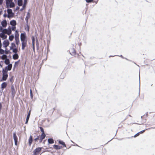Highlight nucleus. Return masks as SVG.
<instances>
[{
  "label": "nucleus",
  "instance_id": "obj_1",
  "mask_svg": "<svg viewBox=\"0 0 155 155\" xmlns=\"http://www.w3.org/2000/svg\"><path fill=\"white\" fill-rule=\"evenodd\" d=\"M7 12L8 13V15L7 16V17L9 18H10L13 17L14 13L12 12V10L11 8H8L7 9Z\"/></svg>",
  "mask_w": 155,
  "mask_h": 155
},
{
  "label": "nucleus",
  "instance_id": "obj_2",
  "mask_svg": "<svg viewBox=\"0 0 155 155\" xmlns=\"http://www.w3.org/2000/svg\"><path fill=\"white\" fill-rule=\"evenodd\" d=\"M21 41H27V37L25 32L21 33L20 35Z\"/></svg>",
  "mask_w": 155,
  "mask_h": 155
},
{
  "label": "nucleus",
  "instance_id": "obj_3",
  "mask_svg": "<svg viewBox=\"0 0 155 155\" xmlns=\"http://www.w3.org/2000/svg\"><path fill=\"white\" fill-rule=\"evenodd\" d=\"M11 94L13 98L15 96L16 94V91L14 86L13 84L12 85L11 87Z\"/></svg>",
  "mask_w": 155,
  "mask_h": 155
},
{
  "label": "nucleus",
  "instance_id": "obj_4",
  "mask_svg": "<svg viewBox=\"0 0 155 155\" xmlns=\"http://www.w3.org/2000/svg\"><path fill=\"white\" fill-rule=\"evenodd\" d=\"M9 44V42L7 39L4 40L2 43L3 47L5 48L8 46Z\"/></svg>",
  "mask_w": 155,
  "mask_h": 155
},
{
  "label": "nucleus",
  "instance_id": "obj_5",
  "mask_svg": "<svg viewBox=\"0 0 155 155\" xmlns=\"http://www.w3.org/2000/svg\"><path fill=\"white\" fill-rule=\"evenodd\" d=\"M21 42V49L22 50H24L25 49V48L26 47L27 45V41H22Z\"/></svg>",
  "mask_w": 155,
  "mask_h": 155
},
{
  "label": "nucleus",
  "instance_id": "obj_6",
  "mask_svg": "<svg viewBox=\"0 0 155 155\" xmlns=\"http://www.w3.org/2000/svg\"><path fill=\"white\" fill-rule=\"evenodd\" d=\"M8 75V74H2V77L0 81H5L7 79Z\"/></svg>",
  "mask_w": 155,
  "mask_h": 155
},
{
  "label": "nucleus",
  "instance_id": "obj_7",
  "mask_svg": "<svg viewBox=\"0 0 155 155\" xmlns=\"http://www.w3.org/2000/svg\"><path fill=\"white\" fill-rule=\"evenodd\" d=\"M2 26L4 28H5L7 26V23L5 19L3 20L1 22Z\"/></svg>",
  "mask_w": 155,
  "mask_h": 155
},
{
  "label": "nucleus",
  "instance_id": "obj_8",
  "mask_svg": "<svg viewBox=\"0 0 155 155\" xmlns=\"http://www.w3.org/2000/svg\"><path fill=\"white\" fill-rule=\"evenodd\" d=\"M41 150V147H38L35 149L33 151V153L39 154Z\"/></svg>",
  "mask_w": 155,
  "mask_h": 155
},
{
  "label": "nucleus",
  "instance_id": "obj_9",
  "mask_svg": "<svg viewBox=\"0 0 155 155\" xmlns=\"http://www.w3.org/2000/svg\"><path fill=\"white\" fill-rule=\"evenodd\" d=\"M31 110H30L28 112V114L27 116V117L26 118V120L25 122V124H27L28 123V121L29 120V119L30 117V115L31 114Z\"/></svg>",
  "mask_w": 155,
  "mask_h": 155
},
{
  "label": "nucleus",
  "instance_id": "obj_10",
  "mask_svg": "<svg viewBox=\"0 0 155 155\" xmlns=\"http://www.w3.org/2000/svg\"><path fill=\"white\" fill-rule=\"evenodd\" d=\"M70 53L72 56H74L76 54V51L74 48H72L71 49Z\"/></svg>",
  "mask_w": 155,
  "mask_h": 155
},
{
  "label": "nucleus",
  "instance_id": "obj_11",
  "mask_svg": "<svg viewBox=\"0 0 155 155\" xmlns=\"http://www.w3.org/2000/svg\"><path fill=\"white\" fill-rule=\"evenodd\" d=\"M30 17V14L29 12H28L27 14V16L25 18L26 23H28V20Z\"/></svg>",
  "mask_w": 155,
  "mask_h": 155
},
{
  "label": "nucleus",
  "instance_id": "obj_12",
  "mask_svg": "<svg viewBox=\"0 0 155 155\" xmlns=\"http://www.w3.org/2000/svg\"><path fill=\"white\" fill-rule=\"evenodd\" d=\"M7 86V83L6 82H3L1 86V88L2 90L4 89Z\"/></svg>",
  "mask_w": 155,
  "mask_h": 155
},
{
  "label": "nucleus",
  "instance_id": "obj_13",
  "mask_svg": "<svg viewBox=\"0 0 155 155\" xmlns=\"http://www.w3.org/2000/svg\"><path fill=\"white\" fill-rule=\"evenodd\" d=\"M53 148L57 150H59L63 148L62 146H60L57 145H54L53 146Z\"/></svg>",
  "mask_w": 155,
  "mask_h": 155
},
{
  "label": "nucleus",
  "instance_id": "obj_14",
  "mask_svg": "<svg viewBox=\"0 0 155 155\" xmlns=\"http://www.w3.org/2000/svg\"><path fill=\"white\" fill-rule=\"evenodd\" d=\"M12 29L10 26H9L8 28V30L7 32H6V34L9 35L12 33Z\"/></svg>",
  "mask_w": 155,
  "mask_h": 155
},
{
  "label": "nucleus",
  "instance_id": "obj_15",
  "mask_svg": "<svg viewBox=\"0 0 155 155\" xmlns=\"http://www.w3.org/2000/svg\"><path fill=\"white\" fill-rule=\"evenodd\" d=\"M5 34H6L5 31L3 32V33L2 35H1V38H2V40L5 39L7 38V36L6 35H5Z\"/></svg>",
  "mask_w": 155,
  "mask_h": 155
},
{
  "label": "nucleus",
  "instance_id": "obj_16",
  "mask_svg": "<svg viewBox=\"0 0 155 155\" xmlns=\"http://www.w3.org/2000/svg\"><path fill=\"white\" fill-rule=\"evenodd\" d=\"M10 24L12 26L16 25H17L16 21L14 20H12L10 22Z\"/></svg>",
  "mask_w": 155,
  "mask_h": 155
},
{
  "label": "nucleus",
  "instance_id": "obj_17",
  "mask_svg": "<svg viewBox=\"0 0 155 155\" xmlns=\"http://www.w3.org/2000/svg\"><path fill=\"white\" fill-rule=\"evenodd\" d=\"M27 0H24V5L22 6V8L20 9V11H22L23 9H25Z\"/></svg>",
  "mask_w": 155,
  "mask_h": 155
},
{
  "label": "nucleus",
  "instance_id": "obj_18",
  "mask_svg": "<svg viewBox=\"0 0 155 155\" xmlns=\"http://www.w3.org/2000/svg\"><path fill=\"white\" fill-rule=\"evenodd\" d=\"M58 143L59 144L62 145L64 147H66V145L65 144V143L64 142L63 140H58Z\"/></svg>",
  "mask_w": 155,
  "mask_h": 155
},
{
  "label": "nucleus",
  "instance_id": "obj_19",
  "mask_svg": "<svg viewBox=\"0 0 155 155\" xmlns=\"http://www.w3.org/2000/svg\"><path fill=\"white\" fill-rule=\"evenodd\" d=\"M12 64H10L7 66H6L5 68H7L9 71H11L12 69Z\"/></svg>",
  "mask_w": 155,
  "mask_h": 155
},
{
  "label": "nucleus",
  "instance_id": "obj_20",
  "mask_svg": "<svg viewBox=\"0 0 155 155\" xmlns=\"http://www.w3.org/2000/svg\"><path fill=\"white\" fill-rule=\"evenodd\" d=\"M33 140V139L32 138V136L30 135L29 139H28V145L29 146H30L32 144V141Z\"/></svg>",
  "mask_w": 155,
  "mask_h": 155
},
{
  "label": "nucleus",
  "instance_id": "obj_21",
  "mask_svg": "<svg viewBox=\"0 0 155 155\" xmlns=\"http://www.w3.org/2000/svg\"><path fill=\"white\" fill-rule=\"evenodd\" d=\"M12 58L14 60H16L18 59L19 56L17 53H15L13 55Z\"/></svg>",
  "mask_w": 155,
  "mask_h": 155
},
{
  "label": "nucleus",
  "instance_id": "obj_22",
  "mask_svg": "<svg viewBox=\"0 0 155 155\" xmlns=\"http://www.w3.org/2000/svg\"><path fill=\"white\" fill-rule=\"evenodd\" d=\"M19 34L18 33V31L17 30H16L15 31V38H19Z\"/></svg>",
  "mask_w": 155,
  "mask_h": 155
},
{
  "label": "nucleus",
  "instance_id": "obj_23",
  "mask_svg": "<svg viewBox=\"0 0 155 155\" xmlns=\"http://www.w3.org/2000/svg\"><path fill=\"white\" fill-rule=\"evenodd\" d=\"M10 49L12 50V52L13 53L15 54V53H17L18 52V49L16 48H12V47H10Z\"/></svg>",
  "mask_w": 155,
  "mask_h": 155
},
{
  "label": "nucleus",
  "instance_id": "obj_24",
  "mask_svg": "<svg viewBox=\"0 0 155 155\" xmlns=\"http://www.w3.org/2000/svg\"><path fill=\"white\" fill-rule=\"evenodd\" d=\"M13 138L14 141L18 140V138L17 137L16 132H15L13 133Z\"/></svg>",
  "mask_w": 155,
  "mask_h": 155
},
{
  "label": "nucleus",
  "instance_id": "obj_25",
  "mask_svg": "<svg viewBox=\"0 0 155 155\" xmlns=\"http://www.w3.org/2000/svg\"><path fill=\"white\" fill-rule=\"evenodd\" d=\"M4 62L5 63V64L6 65H8V64H10V60L8 58H6L5 59Z\"/></svg>",
  "mask_w": 155,
  "mask_h": 155
},
{
  "label": "nucleus",
  "instance_id": "obj_26",
  "mask_svg": "<svg viewBox=\"0 0 155 155\" xmlns=\"http://www.w3.org/2000/svg\"><path fill=\"white\" fill-rule=\"evenodd\" d=\"M15 6V4L14 2L12 1L8 5V8H13Z\"/></svg>",
  "mask_w": 155,
  "mask_h": 155
},
{
  "label": "nucleus",
  "instance_id": "obj_27",
  "mask_svg": "<svg viewBox=\"0 0 155 155\" xmlns=\"http://www.w3.org/2000/svg\"><path fill=\"white\" fill-rule=\"evenodd\" d=\"M48 144H53L54 143V140L52 138H49L48 139Z\"/></svg>",
  "mask_w": 155,
  "mask_h": 155
},
{
  "label": "nucleus",
  "instance_id": "obj_28",
  "mask_svg": "<svg viewBox=\"0 0 155 155\" xmlns=\"http://www.w3.org/2000/svg\"><path fill=\"white\" fill-rule=\"evenodd\" d=\"M18 0V5L19 6H21L23 4V0Z\"/></svg>",
  "mask_w": 155,
  "mask_h": 155
},
{
  "label": "nucleus",
  "instance_id": "obj_29",
  "mask_svg": "<svg viewBox=\"0 0 155 155\" xmlns=\"http://www.w3.org/2000/svg\"><path fill=\"white\" fill-rule=\"evenodd\" d=\"M8 70L7 68H5H5H3L2 70V74H8Z\"/></svg>",
  "mask_w": 155,
  "mask_h": 155
},
{
  "label": "nucleus",
  "instance_id": "obj_30",
  "mask_svg": "<svg viewBox=\"0 0 155 155\" xmlns=\"http://www.w3.org/2000/svg\"><path fill=\"white\" fill-rule=\"evenodd\" d=\"M12 1V0H5V3L7 8H8V5Z\"/></svg>",
  "mask_w": 155,
  "mask_h": 155
},
{
  "label": "nucleus",
  "instance_id": "obj_31",
  "mask_svg": "<svg viewBox=\"0 0 155 155\" xmlns=\"http://www.w3.org/2000/svg\"><path fill=\"white\" fill-rule=\"evenodd\" d=\"M31 38L32 41V46H34V45H35V39L33 36H31Z\"/></svg>",
  "mask_w": 155,
  "mask_h": 155
},
{
  "label": "nucleus",
  "instance_id": "obj_32",
  "mask_svg": "<svg viewBox=\"0 0 155 155\" xmlns=\"http://www.w3.org/2000/svg\"><path fill=\"white\" fill-rule=\"evenodd\" d=\"M14 38V36L13 35H12L9 36V40L10 41H12L13 40Z\"/></svg>",
  "mask_w": 155,
  "mask_h": 155
},
{
  "label": "nucleus",
  "instance_id": "obj_33",
  "mask_svg": "<svg viewBox=\"0 0 155 155\" xmlns=\"http://www.w3.org/2000/svg\"><path fill=\"white\" fill-rule=\"evenodd\" d=\"M20 61V60H19L15 62V64L14 65V67H16L18 66L19 63Z\"/></svg>",
  "mask_w": 155,
  "mask_h": 155
},
{
  "label": "nucleus",
  "instance_id": "obj_34",
  "mask_svg": "<svg viewBox=\"0 0 155 155\" xmlns=\"http://www.w3.org/2000/svg\"><path fill=\"white\" fill-rule=\"evenodd\" d=\"M16 44L18 45L20 43V41L19 38H15Z\"/></svg>",
  "mask_w": 155,
  "mask_h": 155
},
{
  "label": "nucleus",
  "instance_id": "obj_35",
  "mask_svg": "<svg viewBox=\"0 0 155 155\" xmlns=\"http://www.w3.org/2000/svg\"><path fill=\"white\" fill-rule=\"evenodd\" d=\"M4 52L5 53V54H9L10 53V51L9 50H7L6 48L4 50Z\"/></svg>",
  "mask_w": 155,
  "mask_h": 155
},
{
  "label": "nucleus",
  "instance_id": "obj_36",
  "mask_svg": "<svg viewBox=\"0 0 155 155\" xmlns=\"http://www.w3.org/2000/svg\"><path fill=\"white\" fill-rule=\"evenodd\" d=\"M26 27L25 28V29L26 30L27 29V31H29V29H30V26L29 25H28V23H26Z\"/></svg>",
  "mask_w": 155,
  "mask_h": 155
},
{
  "label": "nucleus",
  "instance_id": "obj_37",
  "mask_svg": "<svg viewBox=\"0 0 155 155\" xmlns=\"http://www.w3.org/2000/svg\"><path fill=\"white\" fill-rule=\"evenodd\" d=\"M36 46L37 49L38 50L39 46V44L38 42V41L37 39H36Z\"/></svg>",
  "mask_w": 155,
  "mask_h": 155
},
{
  "label": "nucleus",
  "instance_id": "obj_38",
  "mask_svg": "<svg viewBox=\"0 0 155 155\" xmlns=\"http://www.w3.org/2000/svg\"><path fill=\"white\" fill-rule=\"evenodd\" d=\"M46 137V135L45 133H42L40 137L43 139L45 138Z\"/></svg>",
  "mask_w": 155,
  "mask_h": 155
},
{
  "label": "nucleus",
  "instance_id": "obj_39",
  "mask_svg": "<svg viewBox=\"0 0 155 155\" xmlns=\"http://www.w3.org/2000/svg\"><path fill=\"white\" fill-rule=\"evenodd\" d=\"M11 46L10 47H12V48H16V45L15 43L14 42H12L11 44Z\"/></svg>",
  "mask_w": 155,
  "mask_h": 155
},
{
  "label": "nucleus",
  "instance_id": "obj_40",
  "mask_svg": "<svg viewBox=\"0 0 155 155\" xmlns=\"http://www.w3.org/2000/svg\"><path fill=\"white\" fill-rule=\"evenodd\" d=\"M12 29V30L13 31H15V30L16 29V25L12 26V28H11Z\"/></svg>",
  "mask_w": 155,
  "mask_h": 155
},
{
  "label": "nucleus",
  "instance_id": "obj_41",
  "mask_svg": "<svg viewBox=\"0 0 155 155\" xmlns=\"http://www.w3.org/2000/svg\"><path fill=\"white\" fill-rule=\"evenodd\" d=\"M4 52V50L2 48H0V54H3Z\"/></svg>",
  "mask_w": 155,
  "mask_h": 155
},
{
  "label": "nucleus",
  "instance_id": "obj_42",
  "mask_svg": "<svg viewBox=\"0 0 155 155\" xmlns=\"http://www.w3.org/2000/svg\"><path fill=\"white\" fill-rule=\"evenodd\" d=\"M39 128L40 129V131L42 132V133H45V132H44V129H43V128L42 127H39Z\"/></svg>",
  "mask_w": 155,
  "mask_h": 155
},
{
  "label": "nucleus",
  "instance_id": "obj_43",
  "mask_svg": "<svg viewBox=\"0 0 155 155\" xmlns=\"http://www.w3.org/2000/svg\"><path fill=\"white\" fill-rule=\"evenodd\" d=\"M30 94L31 98V99H32L33 98V94L32 91L31 90V89H30Z\"/></svg>",
  "mask_w": 155,
  "mask_h": 155
},
{
  "label": "nucleus",
  "instance_id": "obj_44",
  "mask_svg": "<svg viewBox=\"0 0 155 155\" xmlns=\"http://www.w3.org/2000/svg\"><path fill=\"white\" fill-rule=\"evenodd\" d=\"M139 94L138 96L140 95V73H139Z\"/></svg>",
  "mask_w": 155,
  "mask_h": 155
},
{
  "label": "nucleus",
  "instance_id": "obj_45",
  "mask_svg": "<svg viewBox=\"0 0 155 155\" xmlns=\"http://www.w3.org/2000/svg\"><path fill=\"white\" fill-rule=\"evenodd\" d=\"M148 130V129L143 130L139 132V133L140 134H142L146 130Z\"/></svg>",
  "mask_w": 155,
  "mask_h": 155
},
{
  "label": "nucleus",
  "instance_id": "obj_46",
  "mask_svg": "<svg viewBox=\"0 0 155 155\" xmlns=\"http://www.w3.org/2000/svg\"><path fill=\"white\" fill-rule=\"evenodd\" d=\"M87 3H91L93 2V0H85Z\"/></svg>",
  "mask_w": 155,
  "mask_h": 155
},
{
  "label": "nucleus",
  "instance_id": "obj_47",
  "mask_svg": "<svg viewBox=\"0 0 155 155\" xmlns=\"http://www.w3.org/2000/svg\"><path fill=\"white\" fill-rule=\"evenodd\" d=\"M5 56L6 57V55L5 54H3L1 56V58L2 60H4V56Z\"/></svg>",
  "mask_w": 155,
  "mask_h": 155
},
{
  "label": "nucleus",
  "instance_id": "obj_48",
  "mask_svg": "<svg viewBox=\"0 0 155 155\" xmlns=\"http://www.w3.org/2000/svg\"><path fill=\"white\" fill-rule=\"evenodd\" d=\"M2 26H0V32H5V31H3V29L2 28Z\"/></svg>",
  "mask_w": 155,
  "mask_h": 155
},
{
  "label": "nucleus",
  "instance_id": "obj_49",
  "mask_svg": "<svg viewBox=\"0 0 155 155\" xmlns=\"http://www.w3.org/2000/svg\"><path fill=\"white\" fill-rule=\"evenodd\" d=\"M39 137L38 136H37V137L34 139V140L35 142H37L38 140H39Z\"/></svg>",
  "mask_w": 155,
  "mask_h": 155
},
{
  "label": "nucleus",
  "instance_id": "obj_50",
  "mask_svg": "<svg viewBox=\"0 0 155 155\" xmlns=\"http://www.w3.org/2000/svg\"><path fill=\"white\" fill-rule=\"evenodd\" d=\"M140 134V133H139V132L138 133H137L134 136V137H136L137 136H138Z\"/></svg>",
  "mask_w": 155,
  "mask_h": 155
},
{
  "label": "nucleus",
  "instance_id": "obj_51",
  "mask_svg": "<svg viewBox=\"0 0 155 155\" xmlns=\"http://www.w3.org/2000/svg\"><path fill=\"white\" fill-rule=\"evenodd\" d=\"M2 107V102H0V112H1V110Z\"/></svg>",
  "mask_w": 155,
  "mask_h": 155
},
{
  "label": "nucleus",
  "instance_id": "obj_52",
  "mask_svg": "<svg viewBox=\"0 0 155 155\" xmlns=\"http://www.w3.org/2000/svg\"><path fill=\"white\" fill-rule=\"evenodd\" d=\"M13 76H12L11 78L10 79V81L11 82H13Z\"/></svg>",
  "mask_w": 155,
  "mask_h": 155
},
{
  "label": "nucleus",
  "instance_id": "obj_53",
  "mask_svg": "<svg viewBox=\"0 0 155 155\" xmlns=\"http://www.w3.org/2000/svg\"><path fill=\"white\" fill-rule=\"evenodd\" d=\"M18 140L14 141L15 145V146H17V144H18Z\"/></svg>",
  "mask_w": 155,
  "mask_h": 155
},
{
  "label": "nucleus",
  "instance_id": "obj_54",
  "mask_svg": "<svg viewBox=\"0 0 155 155\" xmlns=\"http://www.w3.org/2000/svg\"><path fill=\"white\" fill-rule=\"evenodd\" d=\"M8 15H7L6 13H4L3 15V17H4V18H6V17H7V16Z\"/></svg>",
  "mask_w": 155,
  "mask_h": 155
},
{
  "label": "nucleus",
  "instance_id": "obj_55",
  "mask_svg": "<svg viewBox=\"0 0 155 155\" xmlns=\"http://www.w3.org/2000/svg\"><path fill=\"white\" fill-rule=\"evenodd\" d=\"M3 0H0V5H2L3 2Z\"/></svg>",
  "mask_w": 155,
  "mask_h": 155
},
{
  "label": "nucleus",
  "instance_id": "obj_56",
  "mask_svg": "<svg viewBox=\"0 0 155 155\" xmlns=\"http://www.w3.org/2000/svg\"><path fill=\"white\" fill-rule=\"evenodd\" d=\"M43 139H42L40 137V139H39V142L41 143L42 142V141Z\"/></svg>",
  "mask_w": 155,
  "mask_h": 155
},
{
  "label": "nucleus",
  "instance_id": "obj_57",
  "mask_svg": "<svg viewBox=\"0 0 155 155\" xmlns=\"http://www.w3.org/2000/svg\"><path fill=\"white\" fill-rule=\"evenodd\" d=\"M3 31H5V32H7V30H8V28H4L3 29Z\"/></svg>",
  "mask_w": 155,
  "mask_h": 155
},
{
  "label": "nucleus",
  "instance_id": "obj_58",
  "mask_svg": "<svg viewBox=\"0 0 155 155\" xmlns=\"http://www.w3.org/2000/svg\"><path fill=\"white\" fill-rule=\"evenodd\" d=\"M19 7L18 6H17L15 8V10H17L19 9Z\"/></svg>",
  "mask_w": 155,
  "mask_h": 155
},
{
  "label": "nucleus",
  "instance_id": "obj_59",
  "mask_svg": "<svg viewBox=\"0 0 155 155\" xmlns=\"http://www.w3.org/2000/svg\"><path fill=\"white\" fill-rule=\"evenodd\" d=\"M117 56H120V57H121V58H124V57L121 55L120 56L117 55Z\"/></svg>",
  "mask_w": 155,
  "mask_h": 155
},
{
  "label": "nucleus",
  "instance_id": "obj_60",
  "mask_svg": "<svg viewBox=\"0 0 155 155\" xmlns=\"http://www.w3.org/2000/svg\"><path fill=\"white\" fill-rule=\"evenodd\" d=\"M75 145H74V146H78V147H80V146H78V144H76V143H75Z\"/></svg>",
  "mask_w": 155,
  "mask_h": 155
},
{
  "label": "nucleus",
  "instance_id": "obj_61",
  "mask_svg": "<svg viewBox=\"0 0 155 155\" xmlns=\"http://www.w3.org/2000/svg\"><path fill=\"white\" fill-rule=\"evenodd\" d=\"M155 129V127H153L150 128H149L148 129Z\"/></svg>",
  "mask_w": 155,
  "mask_h": 155
},
{
  "label": "nucleus",
  "instance_id": "obj_62",
  "mask_svg": "<svg viewBox=\"0 0 155 155\" xmlns=\"http://www.w3.org/2000/svg\"><path fill=\"white\" fill-rule=\"evenodd\" d=\"M2 42H1V43H0V48H2Z\"/></svg>",
  "mask_w": 155,
  "mask_h": 155
},
{
  "label": "nucleus",
  "instance_id": "obj_63",
  "mask_svg": "<svg viewBox=\"0 0 155 155\" xmlns=\"http://www.w3.org/2000/svg\"><path fill=\"white\" fill-rule=\"evenodd\" d=\"M33 50L35 51V45H34V46H33Z\"/></svg>",
  "mask_w": 155,
  "mask_h": 155
},
{
  "label": "nucleus",
  "instance_id": "obj_64",
  "mask_svg": "<svg viewBox=\"0 0 155 155\" xmlns=\"http://www.w3.org/2000/svg\"><path fill=\"white\" fill-rule=\"evenodd\" d=\"M2 10L0 11V15L2 14Z\"/></svg>",
  "mask_w": 155,
  "mask_h": 155
}]
</instances>
